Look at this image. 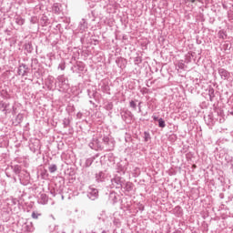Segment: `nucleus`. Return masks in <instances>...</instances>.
I'll use <instances>...</instances> for the list:
<instances>
[{"label": "nucleus", "instance_id": "f257e3e1", "mask_svg": "<svg viewBox=\"0 0 233 233\" xmlns=\"http://www.w3.org/2000/svg\"><path fill=\"white\" fill-rule=\"evenodd\" d=\"M87 198L91 199V201H96V199L99 198V191L97 190V188L90 186L87 190Z\"/></svg>", "mask_w": 233, "mask_h": 233}, {"label": "nucleus", "instance_id": "f03ea898", "mask_svg": "<svg viewBox=\"0 0 233 233\" xmlns=\"http://www.w3.org/2000/svg\"><path fill=\"white\" fill-rule=\"evenodd\" d=\"M113 188H123V185H125V180L121 177H115L111 179Z\"/></svg>", "mask_w": 233, "mask_h": 233}, {"label": "nucleus", "instance_id": "7ed1b4c3", "mask_svg": "<svg viewBox=\"0 0 233 233\" xmlns=\"http://www.w3.org/2000/svg\"><path fill=\"white\" fill-rule=\"evenodd\" d=\"M90 148L92 150H103V146L101 145V142L96 137H94L91 142L89 143Z\"/></svg>", "mask_w": 233, "mask_h": 233}, {"label": "nucleus", "instance_id": "20e7f679", "mask_svg": "<svg viewBox=\"0 0 233 233\" xmlns=\"http://www.w3.org/2000/svg\"><path fill=\"white\" fill-rule=\"evenodd\" d=\"M132 112L125 110L121 112V117L125 123H130L132 121Z\"/></svg>", "mask_w": 233, "mask_h": 233}, {"label": "nucleus", "instance_id": "39448f33", "mask_svg": "<svg viewBox=\"0 0 233 233\" xmlns=\"http://www.w3.org/2000/svg\"><path fill=\"white\" fill-rule=\"evenodd\" d=\"M218 74L221 79H224V80L228 79V77H230V72H228L225 68H218Z\"/></svg>", "mask_w": 233, "mask_h": 233}, {"label": "nucleus", "instance_id": "423d86ee", "mask_svg": "<svg viewBox=\"0 0 233 233\" xmlns=\"http://www.w3.org/2000/svg\"><path fill=\"white\" fill-rule=\"evenodd\" d=\"M27 72H28V66H27L26 65L22 64V65L18 67V71H17L18 76H26Z\"/></svg>", "mask_w": 233, "mask_h": 233}, {"label": "nucleus", "instance_id": "0eeeda50", "mask_svg": "<svg viewBox=\"0 0 233 233\" xmlns=\"http://www.w3.org/2000/svg\"><path fill=\"white\" fill-rule=\"evenodd\" d=\"M106 177V174H105V172H103V171H100V172L96 173V181L97 183H103V181H105Z\"/></svg>", "mask_w": 233, "mask_h": 233}, {"label": "nucleus", "instance_id": "6e6552de", "mask_svg": "<svg viewBox=\"0 0 233 233\" xmlns=\"http://www.w3.org/2000/svg\"><path fill=\"white\" fill-rule=\"evenodd\" d=\"M103 143L104 145H108V150H112V148H114V142L112 140H110V138L108 137H103Z\"/></svg>", "mask_w": 233, "mask_h": 233}, {"label": "nucleus", "instance_id": "1a4fd4ad", "mask_svg": "<svg viewBox=\"0 0 233 233\" xmlns=\"http://www.w3.org/2000/svg\"><path fill=\"white\" fill-rule=\"evenodd\" d=\"M23 228H24L25 232L31 233L34 230V224H32V222L25 223L23 226Z\"/></svg>", "mask_w": 233, "mask_h": 233}, {"label": "nucleus", "instance_id": "9d476101", "mask_svg": "<svg viewBox=\"0 0 233 233\" xmlns=\"http://www.w3.org/2000/svg\"><path fill=\"white\" fill-rule=\"evenodd\" d=\"M57 81L60 83V86H64V85H68V80L66 77L64 76V75L57 76Z\"/></svg>", "mask_w": 233, "mask_h": 233}, {"label": "nucleus", "instance_id": "9b49d317", "mask_svg": "<svg viewBox=\"0 0 233 233\" xmlns=\"http://www.w3.org/2000/svg\"><path fill=\"white\" fill-rule=\"evenodd\" d=\"M46 203H48V196H46V194H41L39 204L40 205H46Z\"/></svg>", "mask_w": 233, "mask_h": 233}, {"label": "nucleus", "instance_id": "f8f14e48", "mask_svg": "<svg viewBox=\"0 0 233 233\" xmlns=\"http://www.w3.org/2000/svg\"><path fill=\"white\" fill-rule=\"evenodd\" d=\"M124 189H126L127 192H131L133 190L134 187L131 182H124Z\"/></svg>", "mask_w": 233, "mask_h": 233}, {"label": "nucleus", "instance_id": "ddd939ff", "mask_svg": "<svg viewBox=\"0 0 233 233\" xmlns=\"http://www.w3.org/2000/svg\"><path fill=\"white\" fill-rule=\"evenodd\" d=\"M15 23H16V25H19L20 26H23V25H25V19L21 16H16L15 17Z\"/></svg>", "mask_w": 233, "mask_h": 233}, {"label": "nucleus", "instance_id": "4468645a", "mask_svg": "<svg viewBox=\"0 0 233 233\" xmlns=\"http://www.w3.org/2000/svg\"><path fill=\"white\" fill-rule=\"evenodd\" d=\"M53 12L55 14H59L61 12V9L59 8V4H54Z\"/></svg>", "mask_w": 233, "mask_h": 233}, {"label": "nucleus", "instance_id": "2eb2a0df", "mask_svg": "<svg viewBox=\"0 0 233 233\" xmlns=\"http://www.w3.org/2000/svg\"><path fill=\"white\" fill-rule=\"evenodd\" d=\"M158 127L160 128H165L167 127V124H165V120H163V118L158 119Z\"/></svg>", "mask_w": 233, "mask_h": 233}, {"label": "nucleus", "instance_id": "dca6fc26", "mask_svg": "<svg viewBox=\"0 0 233 233\" xmlns=\"http://www.w3.org/2000/svg\"><path fill=\"white\" fill-rule=\"evenodd\" d=\"M56 170H57V166L56 164L49 166V172L51 174H54V172H56Z\"/></svg>", "mask_w": 233, "mask_h": 233}, {"label": "nucleus", "instance_id": "f3484780", "mask_svg": "<svg viewBox=\"0 0 233 233\" xmlns=\"http://www.w3.org/2000/svg\"><path fill=\"white\" fill-rule=\"evenodd\" d=\"M13 172H15V174H20L21 172V167L19 165H15L13 167Z\"/></svg>", "mask_w": 233, "mask_h": 233}, {"label": "nucleus", "instance_id": "a211bd4d", "mask_svg": "<svg viewBox=\"0 0 233 233\" xmlns=\"http://www.w3.org/2000/svg\"><path fill=\"white\" fill-rule=\"evenodd\" d=\"M113 224L115 225V227H117L119 228V227H121V220L115 218L113 220Z\"/></svg>", "mask_w": 233, "mask_h": 233}, {"label": "nucleus", "instance_id": "6ab92c4d", "mask_svg": "<svg viewBox=\"0 0 233 233\" xmlns=\"http://www.w3.org/2000/svg\"><path fill=\"white\" fill-rule=\"evenodd\" d=\"M177 66L179 68V70H184L185 69V63L183 60H180L177 64Z\"/></svg>", "mask_w": 233, "mask_h": 233}, {"label": "nucleus", "instance_id": "aec40b11", "mask_svg": "<svg viewBox=\"0 0 233 233\" xmlns=\"http://www.w3.org/2000/svg\"><path fill=\"white\" fill-rule=\"evenodd\" d=\"M63 125H64V128H67V127L70 126V119L69 118H64Z\"/></svg>", "mask_w": 233, "mask_h": 233}, {"label": "nucleus", "instance_id": "412c9836", "mask_svg": "<svg viewBox=\"0 0 233 233\" xmlns=\"http://www.w3.org/2000/svg\"><path fill=\"white\" fill-rule=\"evenodd\" d=\"M144 141H146V143H147V141H150V133L147 131L144 132Z\"/></svg>", "mask_w": 233, "mask_h": 233}, {"label": "nucleus", "instance_id": "4be33fe9", "mask_svg": "<svg viewBox=\"0 0 233 233\" xmlns=\"http://www.w3.org/2000/svg\"><path fill=\"white\" fill-rule=\"evenodd\" d=\"M80 30H86V22L85 19L80 22Z\"/></svg>", "mask_w": 233, "mask_h": 233}, {"label": "nucleus", "instance_id": "5701e85b", "mask_svg": "<svg viewBox=\"0 0 233 233\" xmlns=\"http://www.w3.org/2000/svg\"><path fill=\"white\" fill-rule=\"evenodd\" d=\"M129 106H130L131 108H133V110H136V109L137 108V105L136 104V102H135L134 100H131V101L129 102Z\"/></svg>", "mask_w": 233, "mask_h": 233}, {"label": "nucleus", "instance_id": "b1692460", "mask_svg": "<svg viewBox=\"0 0 233 233\" xmlns=\"http://www.w3.org/2000/svg\"><path fill=\"white\" fill-rule=\"evenodd\" d=\"M31 216H32L33 219H38L39 216H41V213H37L35 211H33Z\"/></svg>", "mask_w": 233, "mask_h": 233}, {"label": "nucleus", "instance_id": "393cba45", "mask_svg": "<svg viewBox=\"0 0 233 233\" xmlns=\"http://www.w3.org/2000/svg\"><path fill=\"white\" fill-rule=\"evenodd\" d=\"M109 198L113 200V203H116V201H117V197H116V193H110Z\"/></svg>", "mask_w": 233, "mask_h": 233}, {"label": "nucleus", "instance_id": "a878e982", "mask_svg": "<svg viewBox=\"0 0 233 233\" xmlns=\"http://www.w3.org/2000/svg\"><path fill=\"white\" fill-rule=\"evenodd\" d=\"M92 163H94V160L92 158H87L86 160V167H91Z\"/></svg>", "mask_w": 233, "mask_h": 233}, {"label": "nucleus", "instance_id": "bb28decb", "mask_svg": "<svg viewBox=\"0 0 233 233\" xmlns=\"http://www.w3.org/2000/svg\"><path fill=\"white\" fill-rule=\"evenodd\" d=\"M209 97H210L211 101H212V98L215 97L214 89L213 88L209 89Z\"/></svg>", "mask_w": 233, "mask_h": 233}, {"label": "nucleus", "instance_id": "cd10ccee", "mask_svg": "<svg viewBox=\"0 0 233 233\" xmlns=\"http://www.w3.org/2000/svg\"><path fill=\"white\" fill-rule=\"evenodd\" d=\"M117 172H123L125 174V168L121 165H117Z\"/></svg>", "mask_w": 233, "mask_h": 233}, {"label": "nucleus", "instance_id": "c85d7f7f", "mask_svg": "<svg viewBox=\"0 0 233 233\" xmlns=\"http://www.w3.org/2000/svg\"><path fill=\"white\" fill-rule=\"evenodd\" d=\"M65 68H66V66H65V62L59 64L58 69H60V70H65Z\"/></svg>", "mask_w": 233, "mask_h": 233}, {"label": "nucleus", "instance_id": "c756f323", "mask_svg": "<svg viewBox=\"0 0 233 233\" xmlns=\"http://www.w3.org/2000/svg\"><path fill=\"white\" fill-rule=\"evenodd\" d=\"M25 50H27V52H32V45L30 44L25 45Z\"/></svg>", "mask_w": 233, "mask_h": 233}, {"label": "nucleus", "instance_id": "7c9ffc66", "mask_svg": "<svg viewBox=\"0 0 233 233\" xmlns=\"http://www.w3.org/2000/svg\"><path fill=\"white\" fill-rule=\"evenodd\" d=\"M185 3H196V1H198V3H201V0H184Z\"/></svg>", "mask_w": 233, "mask_h": 233}, {"label": "nucleus", "instance_id": "2f4dec72", "mask_svg": "<svg viewBox=\"0 0 233 233\" xmlns=\"http://www.w3.org/2000/svg\"><path fill=\"white\" fill-rule=\"evenodd\" d=\"M87 94H88V96L90 97V99H92V97H94V93H91L89 89L87 90Z\"/></svg>", "mask_w": 233, "mask_h": 233}, {"label": "nucleus", "instance_id": "473e14b6", "mask_svg": "<svg viewBox=\"0 0 233 233\" xmlns=\"http://www.w3.org/2000/svg\"><path fill=\"white\" fill-rule=\"evenodd\" d=\"M2 107H0V110H2V112H5V110H6V104H2Z\"/></svg>", "mask_w": 233, "mask_h": 233}, {"label": "nucleus", "instance_id": "72a5a7b5", "mask_svg": "<svg viewBox=\"0 0 233 233\" xmlns=\"http://www.w3.org/2000/svg\"><path fill=\"white\" fill-rule=\"evenodd\" d=\"M76 117H77L78 119H81V117H83V113L78 112V113L76 114Z\"/></svg>", "mask_w": 233, "mask_h": 233}, {"label": "nucleus", "instance_id": "f704fd0d", "mask_svg": "<svg viewBox=\"0 0 233 233\" xmlns=\"http://www.w3.org/2000/svg\"><path fill=\"white\" fill-rule=\"evenodd\" d=\"M152 117H153L154 121H159V118L157 116H153Z\"/></svg>", "mask_w": 233, "mask_h": 233}, {"label": "nucleus", "instance_id": "c9c22d12", "mask_svg": "<svg viewBox=\"0 0 233 233\" xmlns=\"http://www.w3.org/2000/svg\"><path fill=\"white\" fill-rule=\"evenodd\" d=\"M138 110L141 112V103L138 104Z\"/></svg>", "mask_w": 233, "mask_h": 233}, {"label": "nucleus", "instance_id": "e433bc0d", "mask_svg": "<svg viewBox=\"0 0 233 233\" xmlns=\"http://www.w3.org/2000/svg\"><path fill=\"white\" fill-rule=\"evenodd\" d=\"M34 19H35V17H32L31 18V22L34 23Z\"/></svg>", "mask_w": 233, "mask_h": 233}, {"label": "nucleus", "instance_id": "4c0bfd02", "mask_svg": "<svg viewBox=\"0 0 233 233\" xmlns=\"http://www.w3.org/2000/svg\"><path fill=\"white\" fill-rule=\"evenodd\" d=\"M177 208H178V209H179V208H180V207H177Z\"/></svg>", "mask_w": 233, "mask_h": 233}]
</instances>
